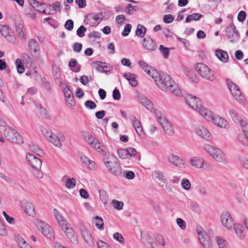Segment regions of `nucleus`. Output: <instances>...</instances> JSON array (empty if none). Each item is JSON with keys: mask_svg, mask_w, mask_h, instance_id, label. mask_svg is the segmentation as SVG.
<instances>
[{"mask_svg": "<svg viewBox=\"0 0 248 248\" xmlns=\"http://www.w3.org/2000/svg\"><path fill=\"white\" fill-rule=\"evenodd\" d=\"M204 149L217 161L224 164L227 162L226 155L221 150L209 144L205 145Z\"/></svg>", "mask_w": 248, "mask_h": 248, "instance_id": "nucleus-1", "label": "nucleus"}, {"mask_svg": "<svg viewBox=\"0 0 248 248\" xmlns=\"http://www.w3.org/2000/svg\"><path fill=\"white\" fill-rule=\"evenodd\" d=\"M42 132L45 137L50 142L57 147H61L62 145V141L65 140V137L62 133H60L58 136H56L51 130L45 128L42 130Z\"/></svg>", "mask_w": 248, "mask_h": 248, "instance_id": "nucleus-2", "label": "nucleus"}, {"mask_svg": "<svg viewBox=\"0 0 248 248\" xmlns=\"http://www.w3.org/2000/svg\"><path fill=\"white\" fill-rule=\"evenodd\" d=\"M104 164L110 172L116 176H118L122 173V168L118 158L111 155L109 160L104 161Z\"/></svg>", "mask_w": 248, "mask_h": 248, "instance_id": "nucleus-3", "label": "nucleus"}, {"mask_svg": "<svg viewBox=\"0 0 248 248\" xmlns=\"http://www.w3.org/2000/svg\"><path fill=\"white\" fill-rule=\"evenodd\" d=\"M158 87L161 90L164 91L167 89V86L170 83V81L173 79L170 75L166 73L159 74L156 75V78H153Z\"/></svg>", "mask_w": 248, "mask_h": 248, "instance_id": "nucleus-4", "label": "nucleus"}, {"mask_svg": "<svg viewBox=\"0 0 248 248\" xmlns=\"http://www.w3.org/2000/svg\"><path fill=\"white\" fill-rule=\"evenodd\" d=\"M4 134L5 138L13 143L18 144L23 143V138L14 129L10 127L7 128L5 129Z\"/></svg>", "mask_w": 248, "mask_h": 248, "instance_id": "nucleus-5", "label": "nucleus"}, {"mask_svg": "<svg viewBox=\"0 0 248 248\" xmlns=\"http://www.w3.org/2000/svg\"><path fill=\"white\" fill-rule=\"evenodd\" d=\"M226 34L227 39L232 43H235L240 39V34L233 23L227 27Z\"/></svg>", "mask_w": 248, "mask_h": 248, "instance_id": "nucleus-6", "label": "nucleus"}, {"mask_svg": "<svg viewBox=\"0 0 248 248\" xmlns=\"http://www.w3.org/2000/svg\"><path fill=\"white\" fill-rule=\"evenodd\" d=\"M64 232L67 238L74 244H77L78 243V236L75 234L74 230L70 227V224L67 223L65 226L61 227Z\"/></svg>", "mask_w": 248, "mask_h": 248, "instance_id": "nucleus-7", "label": "nucleus"}, {"mask_svg": "<svg viewBox=\"0 0 248 248\" xmlns=\"http://www.w3.org/2000/svg\"><path fill=\"white\" fill-rule=\"evenodd\" d=\"M39 230L41 231L42 234L47 238L52 239L54 238V234L52 228L47 224L40 221L38 224Z\"/></svg>", "mask_w": 248, "mask_h": 248, "instance_id": "nucleus-8", "label": "nucleus"}, {"mask_svg": "<svg viewBox=\"0 0 248 248\" xmlns=\"http://www.w3.org/2000/svg\"><path fill=\"white\" fill-rule=\"evenodd\" d=\"M221 223L226 229L229 230L232 228L235 223L231 215L227 212L222 213L221 216Z\"/></svg>", "mask_w": 248, "mask_h": 248, "instance_id": "nucleus-9", "label": "nucleus"}, {"mask_svg": "<svg viewBox=\"0 0 248 248\" xmlns=\"http://www.w3.org/2000/svg\"><path fill=\"white\" fill-rule=\"evenodd\" d=\"M140 66L145 72L148 75L152 78H156V75H158V72L154 67L149 65L146 62L140 61L139 62Z\"/></svg>", "mask_w": 248, "mask_h": 248, "instance_id": "nucleus-10", "label": "nucleus"}, {"mask_svg": "<svg viewBox=\"0 0 248 248\" xmlns=\"http://www.w3.org/2000/svg\"><path fill=\"white\" fill-rule=\"evenodd\" d=\"M208 121H212L216 125L221 128H228L229 127L228 122L219 116H208Z\"/></svg>", "mask_w": 248, "mask_h": 248, "instance_id": "nucleus-11", "label": "nucleus"}, {"mask_svg": "<svg viewBox=\"0 0 248 248\" xmlns=\"http://www.w3.org/2000/svg\"><path fill=\"white\" fill-rule=\"evenodd\" d=\"M186 102L193 109L199 108L201 107L200 100L196 96L191 94H187L185 98Z\"/></svg>", "mask_w": 248, "mask_h": 248, "instance_id": "nucleus-12", "label": "nucleus"}, {"mask_svg": "<svg viewBox=\"0 0 248 248\" xmlns=\"http://www.w3.org/2000/svg\"><path fill=\"white\" fill-rule=\"evenodd\" d=\"M199 238L204 248H212V244L211 239L205 232H199Z\"/></svg>", "mask_w": 248, "mask_h": 248, "instance_id": "nucleus-13", "label": "nucleus"}, {"mask_svg": "<svg viewBox=\"0 0 248 248\" xmlns=\"http://www.w3.org/2000/svg\"><path fill=\"white\" fill-rule=\"evenodd\" d=\"M21 205L26 214L32 217L35 216V208L31 202L27 200H24L22 201Z\"/></svg>", "mask_w": 248, "mask_h": 248, "instance_id": "nucleus-14", "label": "nucleus"}, {"mask_svg": "<svg viewBox=\"0 0 248 248\" xmlns=\"http://www.w3.org/2000/svg\"><path fill=\"white\" fill-rule=\"evenodd\" d=\"M26 158L32 168L40 169L42 164L41 160L31 154H27Z\"/></svg>", "mask_w": 248, "mask_h": 248, "instance_id": "nucleus-15", "label": "nucleus"}, {"mask_svg": "<svg viewBox=\"0 0 248 248\" xmlns=\"http://www.w3.org/2000/svg\"><path fill=\"white\" fill-rule=\"evenodd\" d=\"M82 237L90 247H93L94 242L90 232L85 227L80 229Z\"/></svg>", "mask_w": 248, "mask_h": 248, "instance_id": "nucleus-16", "label": "nucleus"}, {"mask_svg": "<svg viewBox=\"0 0 248 248\" xmlns=\"http://www.w3.org/2000/svg\"><path fill=\"white\" fill-rule=\"evenodd\" d=\"M168 158L171 164L180 168L185 167L184 161L178 156L171 154L169 155Z\"/></svg>", "mask_w": 248, "mask_h": 248, "instance_id": "nucleus-17", "label": "nucleus"}, {"mask_svg": "<svg viewBox=\"0 0 248 248\" xmlns=\"http://www.w3.org/2000/svg\"><path fill=\"white\" fill-rule=\"evenodd\" d=\"M196 71L203 78H209L210 77L207 74H204L205 72H208L210 68L202 63H198L195 66Z\"/></svg>", "mask_w": 248, "mask_h": 248, "instance_id": "nucleus-18", "label": "nucleus"}, {"mask_svg": "<svg viewBox=\"0 0 248 248\" xmlns=\"http://www.w3.org/2000/svg\"><path fill=\"white\" fill-rule=\"evenodd\" d=\"M196 133L202 138L206 140H210L212 137L211 133L202 126H199L196 129Z\"/></svg>", "mask_w": 248, "mask_h": 248, "instance_id": "nucleus-19", "label": "nucleus"}, {"mask_svg": "<svg viewBox=\"0 0 248 248\" xmlns=\"http://www.w3.org/2000/svg\"><path fill=\"white\" fill-rule=\"evenodd\" d=\"M233 229L237 237L240 240L244 239L246 232L244 227L240 224L235 223L233 225Z\"/></svg>", "mask_w": 248, "mask_h": 248, "instance_id": "nucleus-20", "label": "nucleus"}, {"mask_svg": "<svg viewBox=\"0 0 248 248\" xmlns=\"http://www.w3.org/2000/svg\"><path fill=\"white\" fill-rule=\"evenodd\" d=\"M144 47L149 51H154L155 49V43L150 37L145 38L142 41Z\"/></svg>", "mask_w": 248, "mask_h": 248, "instance_id": "nucleus-21", "label": "nucleus"}, {"mask_svg": "<svg viewBox=\"0 0 248 248\" xmlns=\"http://www.w3.org/2000/svg\"><path fill=\"white\" fill-rule=\"evenodd\" d=\"M138 100L140 103L147 109L151 111L154 110L153 103L146 97L143 95H140L138 97Z\"/></svg>", "mask_w": 248, "mask_h": 248, "instance_id": "nucleus-22", "label": "nucleus"}, {"mask_svg": "<svg viewBox=\"0 0 248 248\" xmlns=\"http://www.w3.org/2000/svg\"><path fill=\"white\" fill-rule=\"evenodd\" d=\"M53 214L60 227L65 226L68 223L67 221L63 218L62 214L57 209H54L53 210Z\"/></svg>", "mask_w": 248, "mask_h": 248, "instance_id": "nucleus-23", "label": "nucleus"}, {"mask_svg": "<svg viewBox=\"0 0 248 248\" xmlns=\"http://www.w3.org/2000/svg\"><path fill=\"white\" fill-rule=\"evenodd\" d=\"M93 64L98 71L106 73L110 70V67L106 65L105 62L97 61L93 62Z\"/></svg>", "mask_w": 248, "mask_h": 248, "instance_id": "nucleus-24", "label": "nucleus"}, {"mask_svg": "<svg viewBox=\"0 0 248 248\" xmlns=\"http://www.w3.org/2000/svg\"><path fill=\"white\" fill-rule=\"evenodd\" d=\"M170 83L167 86V89H168L172 93L176 95H180L181 94V91L173 80L170 81Z\"/></svg>", "mask_w": 248, "mask_h": 248, "instance_id": "nucleus-25", "label": "nucleus"}, {"mask_svg": "<svg viewBox=\"0 0 248 248\" xmlns=\"http://www.w3.org/2000/svg\"><path fill=\"white\" fill-rule=\"evenodd\" d=\"M100 19V17L97 14L95 13H91L88 14L86 16V21L88 24L93 26Z\"/></svg>", "mask_w": 248, "mask_h": 248, "instance_id": "nucleus-26", "label": "nucleus"}, {"mask_svg": "<svg viewBox=\"0 0 248 248\" xmlns=\"http://www.w3.org/2000/svg\"><path fill=\"white\" fill-rule=\"evenodd\" d=\"M68 66L71 70L75 73H78L81 70V65L78 64L77 61L75 59H71L70 60Z\"/></svg>", "mask_w": 248, "mask_h": 248, "instance_id": "nucleus-27", "label": "nucleus"}, {"mask_svg": "<svg viewBox=\"0 0 248 248\" xmlns=\"http://www.w3.org/2000/svg\"><path fill=\"white\" fill-rule=\"evenodd\" d=\"M216 55L219 60L224 63L227 62L229 60L228 53L223 50H217L216 51Z\"/></svg>", "mask_w": 248, "mask_h": 248, "instance_id": "nucleus-28", "label": "nucleus"}, {"mask_svg": "<svg viewBox=\"0 0 248 248\" xmlns=\"http://www.w3.org/2000/svg\"><path fill=\"white\" fill-rule=\"evenodd\" d=\"M141 240L148 248H155V243H153V240L148 234H144L141 237Z\"/></svg>", "mask_w": 248, "mask_h": 248, "instance_id": "nucleus-29", "label": "nucleus"}, {"mask_svg": "<svg viewBox=\"0 0 248 248\" xmlns=\"http://www.w3.org/2000/svg\"><path fill=\"white\" fill-rule=\"evenodd\" d=\"M28 47L31 52H37L39 49V46L37 41L34 39H30L28 43Z\"/></svg>", "mask_w": 248, "mask_h": 248, "instance_id": "nucleus-30", "label": "nucleus"}, {"mask_svg": "<svg viewBox=\"0 0 248 248\" xmlns=\"http://www.w3.org/2000/svg\"><path fill=\"white\" fill-rule=\"evenodd\" d=\"M190 163L194 167L201 168L203 165V159L198 157H195L190 160Z\"/></svg>", "mask_w": 248, "mask_h": 248, "instance_id": "nucleus-31", "label": "nucleus"}, {"mask_svg": "<svg viewBox=\"0 0 248 248\" xmlns=\"http://www.w3.org/2000/svg\"><path fill=\"white\" fill-rule=\"evenodd\" d=\"M162 126L166 134L169 136H172L174 133L171 124L170 122H165Z\"/></svg>", "mask_w": 248, "mask_h": 248, "instance_id": "nucleus-32", "label": "nucleus"}, {"mask_svg": "<svg viewBox=\"0 0 248 248\" xmlns=\"http://www.w3.org/2000/svg\"><path fill=\"white\" fill-rule=\"evenodd\" d=\"M195 110L199 112L200 114L205 117L208 120V116H212V112L206 108H204L201 104V107L199 108H196Z\"/></svg>", "mask_w": 248, "mask_h": 248, "instance_id": "nucleus-33", "label": "nucleus"}, {"mask_svg": "<svg viewBox=\"0 0 248 248\" xmlns=\"http://www.w3.org/2000/svg\"><path fill=\"white\" fill-rule=\"evenodd\" d=\"M0 33L7 40L8 39L7 37L11 36V30L9 29V27L7 25H2L0 26Z\"/></svg>", "mask_w": 248, "mask_h": 248, "instance_id": "nucleus-34", "label": "nucleus"}, {"mask_svg": "<svg viewBox=\"0 0 248 248\" xmlns=\"http://www.w3.org/2000/svg\"><path fill=\"white\" fill-rule=\"evenodd\" d=\"M202 17L200 13H194L188 15L185 20L186 23H189L192 21H198Z\"/></svg>", "mask_w": 248, "mask_h": 248, "instance_id": "nucleus-35", "label": "nucleus"}, {"mask_svg": "<svg viewBox=\"0 0 248 248\" xmlns=\"http://www.w3.org/2000/svg\"><path fill=\"white\" fill-rule=\"evenodd\" d=\"M154 176L155 179L160 182L159 185L161 186H163L165 185V181L162 172L158 171H155L154 173Z\"/></svg>", "mask_w": 248, "mask_h": 248, "instance_id": "nucleus-36", "label": "nucleus"}, {"mask_svg": "<svg viewBox=\"0 0 248 248\" xmlns=\"http://www.w3.org/2000/svg\"><path fill=\"white\" fill-rule=\"evenodd\" d=\"M146 31V28L142 25L139 24L137 26L136 31V34L140 37H143Z\"/></svg>", "mask_w": 248, "mask_h": 248, "instance_id": "nucleus-37", "label": "nucleus"}, {"mask_svg": "<svg viewBox=\"0 0 248 248\" xmlns=\"http://www.w3.org/2000/svg\"><path fill=\"white\" fill-rule=\"evenodd\" d=\"M188 205L190 208L195 213L200 214L201 213V208L199 205L195 202L191 201L188 202Z\"/></svg>", "mask_w": 248, "mask_h": 248, "instance_id": "nucleus-38", "label": "nucleus"}, {"mask_svg": "<svg viewBox=\"0 0 248 248\" xmlns=\"http://www.w3.org/2000/svg\"><path fill=\"white\" fill-rule=\"evenodd\" d=\"M232 94L233 95L234 97L237 100H242L243 98V96L242 95V93L241 91L239 89L238 87H237L234 90L231 92Z\"/></svg>", "mask_w": 248, "mask_h": 248, "instance_id": "nucleus-39", "label": "nucleus"}, {"mask_svg": "<svg viewBox=\"0 0 248 248\" xmlns=\"http://www.w3.org/2000/svg\"><path fill=\"white\" fill-rule=\"evenodd\" d=\"M99 152L103 153L105 150V146L102 145L98 140H96L95 142L91 146Z\"/></svg>", "mask_w": 248, "mask_h": 248, "instance_id": "nucleus-40", "label": "nucleus"}, {"mask_svg": "<svg viewBox=\"0 0 248 248\" xmlns=\"http://www.w3.org/2000/svg\"><path fill=\"white\" fill-rule=\"evenodd\" d=\"M230 115L235 123L238 124L239 122V117L236 111L233 109L229 110Z\"/></svg>", "mask_w": 248, "mask_h": 248, "instance_id": "nucleus-41", "label": "nucleus"}, {"mask_svg": "<svg viewBox=\"0 0 248 248\" xmlns=\"http://www.w3.org/2000/svg\"><path fill=\"white\" fill-rule=\"evenodd\" d=\"M242 127L245 135L248 139V124L245 121L239 119V123Z\"/></svg>", "mask_w": 248, "mask_h": 248, "instance_id": "nucleus-42", "label": "nucleus"}, {"mask_svg": "<svg viewBox=\"0 0 248 248\" xmlns=\"http://www.w3.org/2000/svg\"><path fill=\"white\" fill-rule=\"evenodd\" d=\"M100 199L101 202L104 203H106L108 199V195L107 193L103 189H101L99 191Z\"/></svg>", "mask_w": 248, "mask_h": 248, "instance_id": "nucleus-43", "label": "nucleus"}, {"mask_svg": "<svg viewBox=\"0 0 248 248\" xmlns=\"http://www.w3.org/2000/svg\"><path fill=\"white\" fill-rule=\"evenodd\" d=\"M16 64L18 73L19 74H22L24 72L25 68L21 60L20 59H17L16 61Z\"/></svg>", "mask_w": 248, "mask_h": 248, "instance_id": "nucleus-44", "label": "nucleus"}, {"mask_svg": "<svg viewBox=\"0 0 248 248\" xmlns=\"http://www.w3.org/2000/svg\"><path fill=\"white\" fill-rule=\"evenodd\" d=\"M216 240L219 248H227V242L220 237H217Z\"/></svg>", "mask_w": 248, "mask_h": 248, "instance_id": "nucleus-45", "label": "nucleus"}, {"mask_svg": "<svg viewBox=\"0 0 248 248\" xmlns=\"http://www.w3.org/2000/svg\"><path fill=\"white\" fill-rule=\"evenodd\" d=\"M63 93L64 94L66 99H74V97L72 91L69 89L67 86H66L63 90Z\"/></svg>", "mask_w": 248, "mask_h": 248, "instance_id": "nucleus-46", "label": "nucleus"}, {"mask_svg": "<svg viewBox=\"0 0 248 248\" xmlns=\"http://www.w3.org/2000/svg\"><path fill=\"white\" fill-rule=\"evenodd\" d=\"M155 114L157 117V121L162 125L165 123V122H167L165 117L162 115L161 113L159 111L155 110Z\"/></svg>", "mask_w": 248, "mask_h": 248, "instance_id": "nucleus-47", "label": "nucleus"}, {"mask_svg": "<svg viewBox=\"0 0 248 248\" xmlns=\"http://www.w3.org/2000/svg\"><path fill=\"white\" fill-rule=\"evenodd\" d=\"M117 154L119 157L122 159H125L127 158V151L125 149H118L117 150Z\"/></svg>", "mask_w": 248, "mask_h": 248, "instance_id": "nucleus-48", "label": "nucleus"}, {"mask_svg": "<svg viewBox=\"0 0 248 248\" xmlns=\"http://www.w3.org/2000/svg\"><path fill=\"white\" fill-rule=\"evenodd\" d=\"M136 75L134 74H129L128 81L132 87H136L137 85L138 81L136 80Z\"/></svg>", "mask_w": 248, "mask_h": 248, "instance_id": "nucleus-49", "label": "nucleus"}, {"mask_svg": "<svg viewBox=\"0 0 248 248\" xmlns=\"http://www.w3.org/2000/svg\"><path fill=\"white\" fill-rule=\"evenodd\" d=\"M76 183V181L74 178H70L66 181L65 186L67 188L71 189L75 186Z\"/></svg>", "mask_w": 248, "mask_h": 248, "instance_id": "nucleus-50", "label": "nucleus"}, {"mask_svg": "<svg viewBox=\"0 0 248 248\" xmlns=\"http://www.w3.org/2000/svg\"><path fill=\"white\" fill-rule=\"evenodd\" d=\"M95 226L98 228V229H103V220L102 219V217H99V216H96L95 217Z\"/></svg>", "mask_w": 248, "mask_h": 248, "instance_id": "nucleus-51", "label": "nucleus"}, {"mask_svg": "<svg viewBox=\"0 0 248 248\" xmlns=\"http://www.w3.org/2000/svg\"><path fill=\"white\" fill-rule=\"evenodd\" d=\"M80 160L86 166L91 165L92 167L94 165V163L91 161L85 155H82L80 157Z\"/></svg>", "mask_w": 248, "mask_h": 248, "instance_id": "nucleus-52", "label": "nucleus"}, {"mask_svg": "<svg viewBox=\"0 0 248 248\" xmlns=\"http://www.w3.org/2000/svg\"><path fill=\"white\" fill-rule=\"evenodd\" d=\"M130 119L134 128H136L141 125L140 122L133 115L130 117Z\"/></svg>", "mask_w": 248, "mask_h": 248, "instance_id": "nucleus-53", "label": "nucleus"}, {"mask_svg": "<svg viewBox=\"0 0 248 248\" xmlns=\"http://www.w3.org/2000/svg\"><path fill=\"white\" fill-rule=\"evenodd\" d=\"M159 49L165 58L169 57L170 53L169 48L164 47L163 45H161L159 46Z\"/></svg>", "mask_w": 248, "mask_h": 248, "instance_id": "nucleus-54", "label": "nucleus"}, {"mask_svg": "<svg viewBox=\"0 0 248 248\" xmlns=\"http://www.w3.org/2000/svg\"><path fill=\"white\" fill-rule=\"evenodd\" d=\"M39 113L43 118L46 119H50V116L48 114L47 110L45 108H42L41 106L40 107Z\"/></svg>", "mask_w": 248, "mask_h": 248, "instance_id": "nucleus-55", "label": "nucleus"}, {"mask_svg": "<svg viewBox=\"0 0 248 248\" xmlns=\"http://www.w3.org/2000/svg\"><path fill=\"white\" fill-rule=\"evenodd\" d=\"M86 28L83 25L80 26L77 31V34L80 37H82L84 36L85 33L86 31Z\"/></svg>", "mask_w": 248, "mask_h": 248, "instance_id": "nucleus-56", "label": "nucleus"}, {"mask_svg": "<svg viewBox=\"0 0 248 248\" xmlns=\"http://www.w3.org/2000/svg\"><path fill=\"white\" fill-rule=\"evenodd\" d=\"M112 202L113 205L115 209L118 210H122L123 209L124 206V203L123 202H119L116 200H113Z\"/></svg>", "mask_w": 248, "mask_h": 248, "instance_id": "nucleus-57", "label": "nucleus"}, {"mask_svg": "<svg viewBox=\"0 0 248 248\" xmlns=\"http://www.w3.org/2000/svg\"><path fill=\"white\" fill-rule=\"evenodd\" d=\"M64 27L68 31H72L74 28V22L72 19L67 20L64 24Z\"/></svg>", "mask_w": 248, "mask_h": 248, "instance_id": "nucleus-58", "label": "nucleus"}, {"mask_svg": "<svg viewBox=\"0 0 248 248\" xmlns=\"http://www.w3.org/2000/svg\"><path fill=\"white\" fill-rule=\"evenodd\" d=\"M85 106L89 109H93L96 107L95 103L91 100H87L85 102Z\"/></svg>", "mask_w": 248, "mask_h": 248, "instance_id": "nucleus-59", "label": "nucleus"}, {"mask_svg": "<svg viewBox=\"0 0 248 248\" xmlns=\"http://www.w3.org/2000/svg\"><path fill=\"white\" fill-rule=\"evenodd\" d=\"M176 223L182 230H184L186 229V223L183 219L181 218H177L176 219Z\"/></svg>", "mask_w": 248, "mask_h": 248, "instance_id": "nucleus-60", "label": "nucleus"}, {"mask_svg": "<svg viewBox=\"0 0 248 248\" xmlns=\"http://www.w3.org/2000/svg\"><path fill=\"white\" fill-rule=\"evenodd\" d=\"M132 26L130 24H127L124 28V31L122 33V35L123 36H127L130 32Z\"/></svg>", "mask_w": 248, "mask_h": 248, "instance_id": "nucleus-61", "label": "nucleus"}, {"mask_svg": "<svg viewBox=\"0 0 248 248\" xmlns=\"http://www.w3.org/2000/svg\"><path fill=\"white\" fill-rule=\"evenodd\" d=\"M126 13L129 15H132L133 14L134 12L136 11L134 6L132 5L131 4H128L125 8Z\"/></svg>", "mask_w": 248, "mask_h": 248, "instance_id": "nucleus-62", "label": "nucleus"}, {"mask_svg": "<svg viewBox=\"0 0 248 248\" xmlns=\"http://www.w3.org/2000/svg\"><path fill=\"white\" fill-rule=\"evenodd\" d=\"M182 186L186 190H188L191 186L189 181L187 179H183L181 182Z\"/></svg>", "mask_w": 248, "mask_h": 248, "instance_id": "nucleus-63", "label": "nucleus"}, {"mask_svg": "<svg viewBox=\"0 0 248 248\" xmlns=\"http://www.w3.org/2000/svg\"><path fill=\"white\" fill-rule=\"evenodd\" d=\"M174 20V17L170 14L165 15L163 17V21L166 23H170Z\"/></svg>", "mask_w": 248, "mask_h": 248, "instance_id": "nucleus-64", "label": "nucleus"}]
</instances>
